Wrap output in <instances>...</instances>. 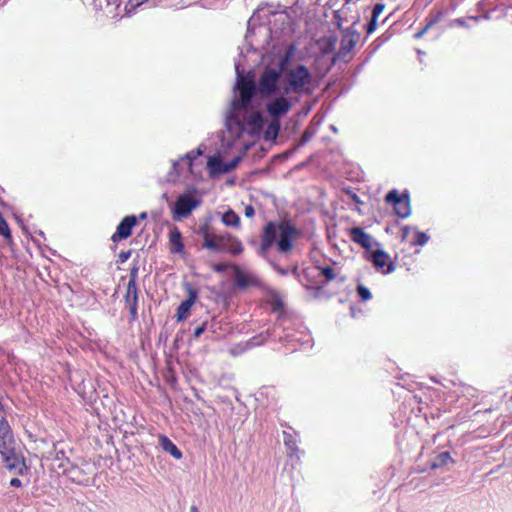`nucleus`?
Here are the masks:
<instances>
[{
  "instance_id": "b1692460",
  "label": "nucleus",
  "mask_w": 512,
  "mask_h": 512,
  "mask_svg": "<svg viewBox=\"0 0 512 512\" xmlns=\"http://www.w3.org/2000/svg\"><path fill=\"white\" fill-rule=\"evenodd\" d=\"M208 167L212 174H224L225 172L222 170L226 167V162H223L219 157H210Z\"/></svg>"
},
{
  "instance_id": "dca6fc26",
  "label": "nucleus",
  "mask_w": 512,
  "mask_h": 512,
  "mask_svg": "<svg viewBox=\"0 0 512 512\" xmlns=\"http://www.w3.org/2000/svg\"><path fill=\"white\" fill-rule=\"evenodd\" d=\"M351 240L362 248L370 250L373 244V237L360 227H353L349 230Z\"/></svg>"
},
{
  "instance_id": "37998d69",
  "label": "nucleus",
  "mask_w": 512,
  "mask_h": 512,
  "mask_svg": "<svg viewBox=\"0 0 512 512\" xmlns=\"http://www.w3.org/2000/svg\"><path fill=\"white\" fill-rule=\"evenodd\" d=\"M192 156L190 153L186 154L182 161H185L189 166H191Z\"/></svg>"
},
{
  "instance_id": "4468645a",
  "label": "nucleus",
  "mask_w": 512,
  "mask_h": 512,
  "mask_svg": "<svg viewBox=\"0 0 512 512\" xmlns=\"http://www.w3.org/2000/svg\"><path fill=\"white\" fill-rule=\"evenodd\" d=\"M283 443L286 448L287 457L292 462V467H294L299 462L301 454L297 440L292 434L283 431Z\"/></svg>"
},
{
  "instance_id": "4c0bfd02",
  "label": "nucleus",
  "mask_w": 512,
  "mask_h": 512,
  "mask_svg": "<svg viewBox=\"0 0 512 512\" xmlns=\"http://www.w3.org/2000/svg\"><path fill=\"white\" fill-rule=\"evenodd\" d=\"M410 231H411V228L409 226H404L401 229V238L403 241H405L408 238Z\"/></svg>"
},
{
  "instance_id": "c85d7f7f",
  "label": "nucleus",
  "mask_w": 512,
  "mask_h": 512,
  "mask_svg": "<svg viewBox=\"0 0 512 512\" xmlns=\"http://www.w3.org/2000/svg\"><path fill=\"white\" fill-rule=\"evenodd\" d=\"M240 161H241L240 156L235 157L230 162H226V167H224L222 171H224L226 173L232 171L233 169H235L238 166Z\"/></svg>"
},
{
  "instance_id": "58836bf2",
  "label": "nucleus",
  "mask_w": 512,
  "mask_h": 512,
  "mask_svg": "<svg viewBox=\"0 0 512 512\" xmlns=\"http://www.w3.org/2000/svg\"><path fill=\"white\" fill-rule=\"evenodd\" d=\"M130 254H131V252H130V251H127V252H121V253L119 254L120 261H121V262H125V261L130 257Z\"/></svg>"
},
{
  "instance_id": "7ed1b4c3",
  "label": "nucleus",
  "mask_w": 512,
  "mask_h": 512,
  "mask_svg": "<svg viewBox=\"0 0 512 512\" xmlns=\"http://www.w3.org/2000/svg\"><path fill=\"white\" fill-rule=\"evenodd\" d=\"M292 49L293 47H290L289 51H287L286 55L281 59L279 69L267 67L261 74L258 83L256 84L258 94L261 97H270L279 92L282 81L281 74L289 60Z\"/></svg>"
},
{
  "instance_id": "7c9ffc66",
  "label": "nucleus",
  "mask_w": 512,
  "mask_h": 512,
  "mask_svg": "<svg viewBox=\"0 0 512 512\" xmlns=\"http://www.w3.org/2000/svg\"><path fill=\"white\" fill-rule=\"evenodd\" d=\"M377 20H378L377 17H374V16L371 15V19H370V21L368 22V24L366 26L367 34H371V33H373L376 30V28H377Z\"/></svg>"
},
{
  "instance_id": "a19ab883",
  "label": "nucleus",
  "mask_w": 512,
  "mask_h": 512,
  "mask_svg": "<svg viewBox=\"0 0 512 512\" xmlns=\"http://www.w3.org/2000/svg\"><path fill=\"white\" fill-rule=\"evenodd\" d=\"M12 487H20L22 485L21 480L18 478H12L10 481Z\"/></svg>"
},
{
  "instance_id": "864d4df0",
  "label": "nucleus",
  "mask_w": 512,
  "mask_h": 512,
  "mask_svg": "<svg viewBox=\"0 0 512 512\" xmlns=\"http://www.w3.org/2000/svg\"><path fill=\"white\" fill-rule=\"evenodd\" d=\"M308 138H309V135H308V133L306 132V133L304 134V140L306 141Z\"/></svg>"
},
{
  "instance_id": "de8ad7c7",
  "label": "nucleus",
  "mask_w": 512,
  "mask_h": 512,
  "mask_svg": "<svg viewBox=\"0 0 512 512\" xmlns=\"http://www.w3.org/2000/svg\"><path fill=\"white\" fill-rule=\"evenodd\" d=\"M190 512H200V511L198 510V508L195 505H193L190 508Z\"/></svg>"
},
{
  "instance_id": "a878e982",
  "label": "nucleus",
  "mask_w": 512,
  "mask_h": 512,
  "mask_svg": "<svg viewBox=\"0 0 512 512\" xmlns=\"http://www.w3.org/2000/svg\"><path fill=\"white\" fill-rule=\"evenodd\" d=\"M429 240V237L424 232L417 231L415 234V239L411 242L412 245H425Z\"/></svg>"
},
{
  "instance_id": "2eb2a0df",
  "label": "nucleus",
  "mask_w": 512,
  "mask_h": 512,
  "mask_svg": "<svg viewBox=\"0 0 512 512\" xmlns=\"http://www.w3.org/2000/svg\"><path fill=\"white\" fill-rule=\"evenodd\" d=\"M137 219L134 215L126 216L117 226L116 232L112 235L113 242L126 239L131 235L132 228L136 225Z\"/></svg>"
},
{
  "instance_id": "0eeeda50",
  "label": "nucleus",
  "mask_w": 512,
  "mask_h": 512,
  "mask_svg": "<svg viewBox=\"0 0 512 512\" xmlns=\"http://www.w3.org/2000/svg\"><path fill=\"white\" fill-rule=\"evenodd\" d=\"M385 201L393 205L394 212L401 218H407L411 214L410 198L407 192L399 195L397 190L389 191L385 196Z\"/></svg>"
},
{
  "instance_id": "c756f323",
  "label": "nucleus",
  "mask_w": 512,
  "mask_h": 512,
  "mask_svg": "<svg viewBox=\"0 0 512 512\" xmlns=\"http://www.w3.org/2000/svg\"><path fill=\"white\" fill-rule=\"evenodd\" d=\"M272 306H273V311L274 312H279V316H278V319L281 317V316H287L286 314H284L283 312V303L280 299H275L272 303Z\"/></svg>"
},
{
  "instance_id": "5701e85b",
  "label": "nucleus",
  "mask_w": 512,
  "mask_h": 512,
  "mask_svg": "<svg viewBox=\"0 0 512 512\" xmlns=\"http://www.w3.org/2000/svg\"><path fill=\"white\" fill-rule=\"evenodd\" d=\"M222 223L227 227L239 228L240 217L233 210L229 209L222 215Z\"/></svg>"
},
{
  "instance_id": "f03ea898",
  "label": "nucleus",
  "mask_w": 512,
  "mask_h": 512,
  "mask_svg": "<svg viewBox=\"0 0 512 512\" xmlns=\"http://www.w3.org/2000/svg\"><path fill=\"white\" fill-rule=\"evenodd\" d=\"M270 336L278 338L280 341L287 342L294 349L311 347L310 335L302 330L294 328L293 320L289 316H281L277 319L272 332L267 331Z\"/></svg>"
},
{
  "instance_id": "c03bdc74",
  "label": "nucleus",
  "mask_w": 512,
  "mask_h": 512,
  "mask_svg": "<svg viewBox=\"0 0 512 512\" xmlns=\"http://www.w3.org/2000/svg\"><path fill=\"white\" fill-rule=\"evenodd\" d=\"M225 270V265L223 264H218L216 267H215V271L216 272H223Z\"/></svg>"
},
{
  "instance_id": "aec40b11",
  "label": "nucleus",
  "mask_w": 512,
  "mask_h": 512,
  "mask_svg": "<svg viewBox=\"0 0 512 512\" xmlns=\"http://www.w3.org/2000/svg\"><path fill=\"white\" fill-rule=\"evenodd\" d=\"M235 284L238 288L243 289L249 286H256L258 284V280L255 276L245 274L237 268L235 272Z\"/></svg>"
},
{
  "instance_id": "79ce46f5",
  "label": "nucleus",
  "mask_w": 512,
  "mask_h": 512,
  "mask_svg": "<svg viewBox=\"0 0 512 512\" xmlns=\"http://www.w3.org/2000/svg\"><path fill=\"white\" fill-rule=\"evenodd\" d=\"M432 22H430L429 24H427L420 32H418L415 36L416 37H421L428 29L429 27L431 26Z\"/></svg>"
},
{
  "instance_id": "bb28decb",
  "label": "nucleus",
  "mask_w": 512,
  "mask_h": 512,
  "mask_svg": "<svg viewBox=\"0 0 512 512\" xmlns=\"http://www.w3.org/2000/svg\"><path fill=\"white\" fill-rule=\"evenodd\" d=\"M357 294L363 301H368L372 298L369 289L361 284L357 286Z\"/></svg>"
},
{
  "instance_id": "473e14b6",
  "label": "nucleus",
  "mask_w": 512,
  "mask_h": 512,
  "mask_svg": "<svg viewBox=\"0 0 512 512\" xmlns=\"http://www.w3.org/2000/svg\"><path fill=\"white\" fill-rule=\"evenodd\" d=\"M385 5L383 3H376L372 10V16L379 17V15L383 12Z\"/></svg>"
},
{
  "instance_id": "393cba45",
  "label": "nucleus",
  "mask_w": 512,
  "mask_h": 512,
  "mask_svg": "<svg viewBox=\"0 0 512 512\" xmlns=\"http://www.w3.org/2000/svg\"><path fill=\"white\" fill-rule=\"evenodd\" d=\"M450 461H452L450 453L447 451L441 452L432 461L431 468L437 469V468L443 467Z\"/></svg>"
},
{
  "instance_id": "c9c22d12",
  "label": "nucleus",
  "mask_w": 512,
  "mask_h": 512,
  "mask_svg": "<svg viewBox=\"0 0 512 512\" xmlns=\"http://www.w3.org/2000/svg\"><path fill=\"white\" fill-rule=\"evenodd\" d=\"M227 234H228V233L221 234V235H216L217 242H218L222 247H225V246H227V245H228V238H227Z\"/></svg>"
},
{
  "instance_id": "412c9836",
  "label": "nucleus",
  "mask_w": 512,
  "mask_h": 512,
  "mask_svg": "<svg viewBox=\"0 0 512 512\" xmlns=\"http://www.w3.org/2000/svg\"><path fill=\"white\" fill-rule=\"evenodd\" d=\"M169 240L171 245V252L172 253H181L184 250V245L182 242V235L181 232L177 227H174L169 232Z\"/></svg>"
},
{
  "instance_id": "3c124183",
  "label": "nucleus",
  "mask_w": 512,
  "mask_h": 512,
  "mask_svg": "<svg viewBox=\"0 0 512 512\" xmlns=\"http://www.w3.org/2000/svg\"><path fill=\"white\" fill-rule=\"evenodd\" d=\"M231 353H232L233 355H237V354H238V352L236 351V348H232Z\"/></svg>"
},
{
  "instance_id": "4be33fe9",
  "label": "nucleus",
  "mask_w": 512,
  "mask_h": 512,
  "mask_svg": "<svg viewBox=\"0 0 512 512\" xmlns=\"http://www.w3.org/2000/svg\"><path fill=\"white\" fill-rule=\"evenodd\" d=\"M228 245L225 246L224 251H228L233 255H239L243 251V245L241 241L231 234H227Z\"/></svg>"
},
{
  "instance_id": "6ab92c4d",
  "label": "nucleus",
  "mask_w": 512,
  "mask_h": 512,
  "mask_svg": "<svg viewBox=\"0 0 512 512\" xmlns=\"http://www.w3.org/2000/svg\"><path fill=\"white\" fill-rule=\"evenodd\" d=\"M159 444L165 452L169 453L175 459L179 460L182 458V452L167 436L159 435Z\"/></svg>"
},
{
  "instance_id": "9b49d317",
  "label": "nucleus",
  "mask_w": 512,
  "mask_h": 512,
  "mask_svg": "<svg viewBox=\"0 0 512 512\" xmlns=\"http://www.w3.org/2000/svg\"><path fill=\"white\" fill-rule=\"evenodd\" d=\"M368 260H370L374 267L381 271L384 274L391 273L395 270V265L393 262H389V255L383 250H375L373 251Z\"/></svg>"
},
{
  "instance_id": "2f4dec72",
  "label": "nucleus",
  "mask_w": 512,
  "mask_h": 512,
  "mask_svg": "<svg viewBox=\"0 0 512 512\" xmlns=\"http://www.w3.org/2000/svg\"><path fill=\"white\" fill-rule=\"evenodd\" d=\"M322 277H324L327 281L334 279L335 275L333 269L329 266L322 267Z\"/></svg>"
},
{
  "instance_id": "a211bd4d",
  "label": "nucleus",
  "mask_w": 512,
  "mask_h": 512,
  "mask_svg": "<svg viewBox=\"0 0 512 512\" xmlns=\"http://www.w3.org/2000/svg\"><path fill=\"white\" fill-rule=\"evenodd\" d=\"M200 233L203 235L204 241L202 244L203 248L209 249L211 251L220 252L224 251L225 247H222L218 242L216 235L211 234L208 231V226L205 225L200 228Z\"/></svg>"
},
{
  "instance_id": "f257e3e1",
  "label": "nucleus",
  "mask_w": 512,
  "mask_h": 512,
  "mask_svg": "<svg viewBox=\"0 0 512 512\" xmlns=\"http://www.w3.org/2000/svg\"><path fill=\"white\" fill-rule=\"evenodd\" d=\"M296 227L289 221H271L263 229L261 238L260 254L265 256L268 249L276 245L277 251L287 254L291 251L292 241L297 237Z\"/></svg>"
},
{
  "instance_id": "a18cd8bd",
  "label": "nucleus",
  "mask_w": 512,
  "mask_h": 512,
  "mask_svg": "<svg viewBox=\"0 0 512 512\" xmlns=\"http://www.w3.org/2000/svg\"><path fill=\"white\" fill-rule=\"evenodd\" d=\"M179 166H180V163L175 161L173 162V169L175 170V172L178 174L179 173Z\"/></svg>"
},
{
  "instance_id": "9d476101",
  "label": "nucleus",
  "mask_w": 512,
  "mask_h": 512,
  "mask_svg": "<svg viewBox=\"0 0 512 512\" xmlns=\"http://www.w3.org/2000/svg\"><path fill=\"white\" fill-rule=\"evenodd\" d=\"M292 108L291 101L281 94L272 101L268 102L266 109L268 114L274 119L278 120L280 117L285 115Z\"/></svg>"
},
{
  "instance_id": "6e6552de",
  "label": "nucleus",
  "mask_w": 512,
  "mask_h": 512,
  "mask_svg": "<svg viewBox=\"0 0 512 512\" xmlns=\"http://www.w3.org/2000/svg\"><path fill=\"white\" fill-rule=\"evenodd\" d=\"M201 201L191 194H181L173 207V218L181 220L188 217L200 205Z\"/></svg>"
},
{
  "instance_id": "8fccbe9b",
  "label": "nucleus",
  "mask_w": 512,
  "mask_h": 512,
  "mask_svg": "<svg viewBox=\"0 0 512 512\" xmlns=\"http://www.w3.org/2000/svg\"><path fill=\"white\" fill-rule=\"evenodd\" d=\"M330 129H331L333 132H335V133L337 132V128H336L334 125H331V126H330Z\"/></svg>"
},
{
  "instance_id": "f3484780",
  "label": "nucleus",
  "mask_w": 512,
  "mask_h": 512,
  "mask_svg": "<svg viewBox=\"0 0 512 512\" xmlns=\"http://www.w3.org/2000/svg\"><path fill=\"white\" fill-rule=\"evenodd\" d=\"M197 291L192 287L188 288V298L181 302V304L177 308V321H184L190 312L191 307L195 303L197 299Z\"/></svg>"
},
{
  "instance_id": "f8f14e48",
  "label": "nucleus",
  "mask_w": 512,
  "mask_h": 512,
  "mask_svg": "<svg viewBox=\"0 0 512 512\" xmlns=\"http://www.w3.org/2000/svg\"><path fill=\"white\" fill-rule=\"evenodd\" d=\"M126 306L129 309L131 320L137 319V307H138V289L135 279H130L127 284V291L125 295Z\"/></svg>"
},
{
  "instance_id": "39448f33",
  "label": "nucleus",
  "mask_w": 512,
  "mask_h": 512,
  "mask_svg": "<svg viewBox=\"0 0 512 512\" xmlns=\"http://www.w3.org/2000/svg\"><path fill=\"white\" fill-rule=\"evenodd\" d=\"M237 74L236 87L239 90V95L232 101V109L236 110H247L251 104V101L256 93H258L256 83L247 77H244L239 70V65H235Z\"/></svg>"
},
{
  "instance_id": "423d86ee",
  "label": "nucleus",
  "mask_w": 512,
  "mask_h": 512,
  "mask_svg": "<svg viewBox=\"0 0 512 512\" xmlns=\"http://www.w3.org/2000/svg\"><path fill=\"white\" fill-rule=\"evenodd\" d=\"M342 18L338 10L331 11V20L328 23L327 35L322 36V56L330 53L338 41L337 31L341 29Z\"/></svg>"
},
{
  "instance_id": "cd10ccee",
  "label": "nucleus",
  "mask_w": 512,
  "mask_h": 512,
  "mask_svg": "<svg viewBox=\"0 0 512 512\" xmlns=\"http://www.w3.org/2000/svg\"><path fill=\"white\" fill-rule=\"evenodd\" d=\"M343 192L347 196V198L353 201L355 204H362V201L360 200L359 196L351 188H345Z\"/></svg>"
},
{
  "instance_id": "ea45409f",
  "label": "nucleus",
  "mask_w": 512,
  "mask_h": 512,
  "mask_svg": "<svg viewBox=\"0 0 512 512\" xmlns=\"http://www.w3.org/2000/svg\"><path fill=\"white\" fill-rule=\"evenodd\" d=\"M451 25L466 26V22L463 18H457L452 21Z\"/></svg>"
},
{
  "instance_id": "72a5a7b5",
  "label": "nucleus",
  "mask_w": 512,
  "mask_h": 512,
  "mask_svg": "<svg viewBox=\"0 0 512 512\" xmlns=\"http://www.w3.org/2000/svg\"><path fill=\"white\" fill-rule=\"evenodd\" d=\"M207 329V322H204L202 325H200L199 327H197L195 330H194V333H193V338L194 339H197L201 336L202 333H204Z\"/></svg>"
},
{
  "instance_id": "5fc2aeb1",
  "label": "nucleus",
  "mask_w": 512,
  "mask_h": 512,
  "mask_svg": "<svg viewBox=\"0 0 512 512\" xmlns=\"http://www.w3.org/2000/svg\"><path fill=\"white\" fill-rule=\"evenodd\" d=\"M321 26H322V32H324L325 31V25H324L323 22L321 23Z\"/></svg>"
},
{
  "instance_id": "49530a36",
  "label": "nucleus",
  "mask_w": 512,
  "mask_h": 512,
  "mask_svg": "<svg viewBox=\"0 0 512 512\" xmlns=\"http://www.w3.org/2000/svg\"><path fill=\"white\" fill-rule=\"evenodd\" d=\"M255 339L256 338L250 339V341L248 342V345H250V346L258 345L259 343L255 342Z\"/></svg>"
},
{
  "instance_id": "6e6d98bb",
  "label": "nucleus",
  "mask_w": 512,
  "mask_h": 512,
  "mask_svg": "<svg viewBox=\"0 0 512 512\" xmlns=\"http://www.w3.org/2000/svg\"><path fill=\"white\" fill-rule=\"evenodd\" d=\"M346 1L348 2L349 0H346Z\"/></svg>"
},
{
  "instance_id": "09e8293b",
  "label": "nucleus",
  "mask_w": 512,
  "mask_h": 512,
  "mask_svg": "<svg viewBox=\"0 0 512 512\" xmlns=\"http://www.w3.org/2000/svg\"><path fill=\"white\" fill-rule=\"evenodd\" d=\"M322 17L329 18L330 15L327 13V10H325L322 14Z\"/></svg>"
},
{
  "instance_id": "ddd939ff",
  "label": "nucleus",
  "mask_w": 512,
  "mask_h": 512,
  "mask_svg": "<svg viewBox=\"0 0 512 512\" xmlns=\"http://www.w3.org/2000/svg\"><path fill=\"white\" fill-rule=\"evenodd\" d=\"M360 39V35L355 30H347L341 39L338 57L345 58L355 47Z\"/></svg>"
},
{
  "instance_id": "20e7f679",
  "label": "nucleus",
  "mask_w": 512,
  "mask_h": 512,
  "mask_svg": "<svg viewBox=\"0 0 512 512\" xmlns=\"http://www.w3.org/2000/svg\"><path fill=\"white\" fill-rule=\"evenodd\" d=\"M311 75L309 70L299 65L295 69L290 70L281 81L279 93L288 95L292 92L299 93L304 90L306 85L310 83Z\"/></svg>"
},
{
  "instance_id": "1a4fd4ad",
  "label": "nucleus",
  "mask_w": 512,
  "mask_h": 512,
  "mask_svg": "<svg viewBox=\"0 0 512 512\" xmlns=\"http://www.w3.org/2000/svg\"><path fill=\"white\" fill-rule=\"evenodd\" d=\"M300 282L307 290L313 291V296L320 293V266L317 264L305 268L300 275Z\"/></svg>"
},
{
  "instance_id": "e433bc0d",
  "label": "nucleus",
  "mask_w": 512,
  "mask_h": 512,
  "mask_svg": "<svg viewBox=\"0 0 512 512\" xmlns=\"http://www.w3.org/2000/svg\"><path fill=\"white\" fill-rule=\"evenodd\" d=\"M244 214L248 218L253 217L255 214V210H254L253 206L252 205L245 206Z\"/></svg>"
},
{
  "instance_id": "603ef678",
  "label": "nucleus",
  "mask_w": 512,
  "mask_h": 512,
  "mask_svg": "<svg viewBox=\"0 0 512 512\" xmlns=\"http://www.w3.org/2000/svg\"><path fill=\"white\" fill-rule=\"evenodd\" d=\"M140 218H142V219L146 218V213L145 212L141 213Z\"/></svg>"
},
{
  "instance_id": "f704fd0d",
  "label": "nucleus",
  "mask_w": 512,
  "mask_h": 512,
  "mask_svg": "<svg viewBox=\"0 0 512 512\" xmlns=\"http://www.w3.org/2000/svg\"><path fill=\"white\" fill-rule=\"evenodd\" d=\"M251 121L253 124L257 126H261L262 124V116L259 112H254L251 116Z\"/></svg>"
}]
</instances>
